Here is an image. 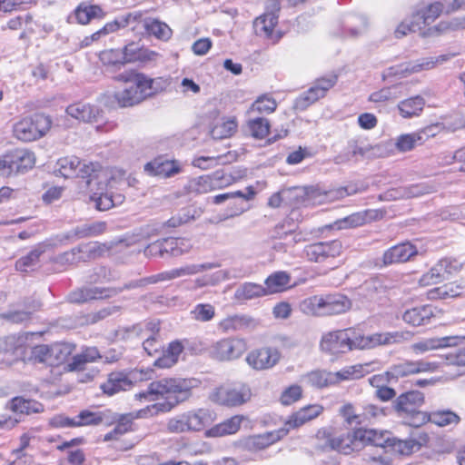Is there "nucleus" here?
<instances>
[{"label": "nucleus", "instance_id": "obj_18", "mask_svg": "<svg viewBox=\"0 0 465 465\" xmlns=\"http://www.w3.org/2000/svg\"><path fill=\"white\" fill-rule=\"evenodd\" d=\"M428 441L429 436L426 432L416 430L406 440H400L396 438L390 439L389 437H385L384 443L391 447L395 452L408 456L419 451L421 447L428 443Z\"/></svg>", "mask_w": 465, "mask_h": 465}, {"label": "nucleus", "instance_id": "obj_42", "mask_svg": "<svg viewBox=\"0 0 465 465\" xmlns=\"http://www.w3.org/2000/svg\"><path fill=\"white\" fill-rule=\"evenodd\" d=\"M377 216V212L373 210H367L364 212L352 213L336 223L339 229H348L361 226L372 220Z\"/></svg>", "mask_w": 465, "mask_h": 465}, {"label": "nucleus", "instance_id": "obj_47", "mask_svg": "<svg viewBox=\"0 0 465 465\" xmlns=\"http://www.w3.org/2000/svg\"><path fill=\"white\" fill-rule=\"evenodd\" d=\"M290 276L285 272H277L265 280L266 295L284 291L290 283Z\"/></svg>", "mask_w": 465, "mask_h": 465}, {"label": "nucleus", "instance_id": "obj_27", "mask_svg": "<svg viewBox=\"0 0 465 465\" xmlns=\"http://www.w3.org/2000/svg\"><path fill=\"white\" fill-rule=\"evenodd\" d=\"M419 253L418 247L405 242L388 249L383 254V263L385 265L405 262Z\"/></svg>", "mask_w": 465, "mask_h": 465}, {"label": "nucleus", "instance_id": "obj_15", "mask_svg": "<svg viewBox=\"0 0 465 465\" xmlns=\"http://www.w3.org/2000/svg\"><path fill=\"white\" fill-rule=\"evenodd\" d=\"M336 81V76L323 77L316 80L309 90L302 93L295 100V108L302 111L305 110L319 99L323 98L327 92L335 85Z\"/></svg>", "mask_w": 465, "mask_h": 465}, {"label": "nucleus", "instance_id": "obj_62", "mask_svg": "<svg viewBox=\"0 0 465 465\" xmlns=\"http://www.w3.org/2000/svg\"><path fill=\"white\" fill-rule=\"evenodd\" d=\"M192 318L195 321L206 322L215 316V309L210 303H198L191 311Z\"/></svg>", "mask_w": 465, "mask_h": 465}, {"label": "nucleus", "instance_id": "obj_34", "mask_svg": "<svg viewBox=\"0 0 465 465\" xmlns=\"http://www.w3.org/2000/svg\"><path fill=\"white\" fill-rule=\"evenodd\" d=\"M351 433L359 450L367 444L382 446L385 442V437L387 434L376 430L364 428H359Z\"/></svg>", "mask_w": 465, "mask_h": 465}, {"label": "nucleus", "instance_id": "obj_9", "mask_svg": "<svg viewBox=\"0 0 465 465\" xmlns=\"http://www.w3.org/2000/svg\"><path fill=\"white\" fill-rule=\"evenodd\" d=\"M35 163L34 153L25 149H15L0 158V175L10 176L24 173Z\"/></svg>", "mask_w": 465, "mask_h": 465}, {"label": "nucleus", "instance_id": "obj_19", "mask_svg": "<svg viewBox=\"0 0 465 465\" xmlns=\"http://www.w3.org/2000/svg\"><path fill=\"white\" fill-rule=\"evenodd\" d=\"M439 364L435 361H428L424 360L418 361H404L392 365L390 370V374L393 380L407 377L409 375L422 373V372H434L438 370Z\"/></svg>", "mask_w": 465, "mask_h": 465}, {"label": "nucleus", "instance_id": "obj_50", "mask_svg": "<svg viewBox=\"0 0 465 465\" xmlns=\"http://www.w3.org/2000/svg\"><path fill=\"white\" fill-rule=\"evenodd\" d=\"M82 262L97 259L109 252V247L98 242H90L78 246Z\"/></svg>", "mask_w": 465, "mask_h": 465}, {"label": "nucleus", "instance_id": "obj_52", "mask_svg": "<svg viewBox=\"0 0 465 465\" xmlns=\"http://www.w3.org/2000/svg\"><path fill=\"white\" fill-rule=\"evenodd\" d=\"M442 12V5L440 3H434L414 15V18L420 23V25L426 26L432 24Z\"/></svg>", "mask_w": 465, "mask_h": 465}, {"label": "nucleus", "instance_id": "obj_12", "mask_svg": "<svg viewBox=\"0 0 465 465\" xmlns=\"http://www.w3.org/2000/svg\"><path fill=\"white\" fill-rule=\"evenodd\" d=\"M247 351V342L242 338H224L215 342L211 349L212 356L221 361L240 358Z\"/></svg>", "mask_w": 465, "mask_h": 465}, {"label": "nucleus", "instance_id": "obj_11", "mask_svg": "<svg viewBox=\"0 0 465 465\" xmlns=\"http://www.w3.org/2000/svg\"><path fill=\"white\" fill-rule=\"evenodd\" d=\"M456 54L450 53L445 54H440L437 57H425L418 60L414 63L408 64H401L393 67H390L386 74H383V78L385 79L388 76H407L411 74L419 73L425 70H430L439 64H442L454 57Z\"/></svg>", "mask_w": 465, "mask_h": 465}, {"label": "nucleus", "instance_id": "obj_45", "mask_svg": "<svg viewBox=\"0 0 465 465\" xmlns=\"http://www.w3.org/2000/svg\"><path fill=\"white\" fill-rule=\"evenodd\" d=\"M183 346L179 341H173L169 344L166 351H163L162 357L154 361V366L158 368H170L173 366L182 353Z\"/></svg>", "mask_w": 465, "mask_h": 465}, {"label": "nucleus", "instance_id": "obj_57", "mask_svg": "<svg viewBox=\"0 0 465 465\" xmlns=\"http://www.w3.org/2000/svg\"><path fill=\"white\" fill-rule=\"evenodd\" d=\"M11 410L16 413L29 414L39 412L42 410V405L36 401L17 397L12 400Z\"/></svg>", "mask_w": 465, "mask_h": 465}, {"label": "nucleus", "instance_id": "obj_44", "mask_svg": "<svg viewBox=\"0 0 465 465\" xmlns=\"http://www.w3.org/2000/svg\"><path fill=\"white\" fill-rule=\"evenodd\" d=\"M277 108V102L269 94H262L252 104L247 110L249 116L255 114H269L273 113Z\"/></svg>", "mask_w": 465, "mask_h": 465}, {"label": "nucleus", "instance_id": "obj_54", "mask_svg": "<svg viewBox=\"0 0 465 465\" xmlns=\"http://www.w3.org/2000/svg\"><path fill=\"white\" fill-rule=\"evenodd\" d=\"M105 414L102 411H82L74 417V427L95 426L104 422Z\"/></svg>", "mask_w": 465, "mask_h": 465}, {"label": "nucleus", "instance_id": "obj_33", "mask_svg": "<svg viewBox=\"0 0 465 465\" xmlns=\"http://www.w3.org/2000/svg\"><path fill=\"white\" fill-rule=\"evenodd\" d=\"M238 128L237 118L232 115H223L213 121L211 134L214 139H226L232 136Z\"/></svg>", "mask_w": 465, "mask_h": 465}, {"label": "nucleus", "instance_id": "obj_17", "mask_svg": "<svg viewBox=\"0 0 465 465\" xmlns=\"http://www.w3.org/2000/svg\"><path fill=\"white\" fill-rule=\"evenodd\" d=\"M342 250L343 246L341 242L332 240L307 245L304 248V254L311 262H322L329 258H335L341 255Z\"/></svg>", "mask_w": 465, "mask_h": 465}, {"label": "nucleus", "instance_id": "obj_41", "mask_svg": "<svg viewBox=\"0 0 465 465\" xmlns=\"http://www.w3.org/2000/svg\"><path fill=\"white\" fill-rule=\"evenodd\" d=\"M66 114L76 120L91 122L96 118L99 110L89 104L75 103L66 108Z\"/></svg>", "mask_w": 465, "mask_h": 465}, {"label": "nucleus", "instance_id": "obj_23", "mask_svg": "<svg viewBox=\"0 0 465 465\" xmlns=\"http://www.w3.org/2000/svg\"><path fill=\"white\" fill-rule=\"evenodd\" d=\"M259 321L246 314H232L221 320L218 329L223 333L246 331L256 329Z\"/></svg>", "mask_w": 465, "mask_h": 465}, {"label": "nucleus", "instance_id": "obj_29", "mask_svg": "<svg viewBox=\"0 0 465 465\" xmlns=\"http://www.w3.org/2000/svg\"><path fill=\"white\" fill-rule=\"evenodd\" d=\"M247 420V417L242 414L232 416L207 430L205 436L208 438H219L236 434L240 430L242 423Z\"/></svg>", "mask_w": 465, "mask_h": 465}, {"label": "nucleus", "instance_id": "obj_1", "mask_svg": "<svg viewBox=\"0 0 465 465\" xmlns=\"http://www.w3.org/2000/svg\"><path fill=\"white\" fill-rule=\"evenodd\" d=\"M201 385L196 378H164L149 384L146 391L135 394V399L144 401H156L165 400L163 402H155L139 410L134 417L146 419L170 411L173 407L187 401L193 389Z\"/></svg>", "mask_w": 465, "mask_h": 465}, {"label": "nucleus", "instance_id": "obj_39", "mask_svg": "<svg viewBox=\"0 0 465 465\" xmlns=\"http://www.w3.org/2000/svg\"><path fill=\"white\" fill-rule=\"evenodd\" d=\"M101 389L108 395L131 389L127 373L124 371L110 373L107 381L101 385Z\"/></svg>", "mask_w": 465, "mask_h": 465}, {"label": "nucleus", "instance_id": "obj_51", "mask_svg": "<svg viewBox=\"0 0 465 465\" xmlns=\"http://www.w3.org/2000/svg\"><path fill=\"white\" fill-rule=\"evenodd\" d=\"M247 126L252 136L254 138L262 139L269 134L270 123L264 117H260L256 114L249 116Z\"/></svg>", "mask_w": 465, "mask_h": 465}, {"label": "nucleus", "instance_id": "obj_20", "mask_svg": "<svg viewBox=\"0 0 465 465\" xmlns=\"http://www.w3.org/2000/svg\"><path fill=\"white\" fill-rule=\"evenodd\" d=\"M294 193L296 197H304L303 201L312 203H322L323 198L329 197L328 193H322L319 189L310 187L303 189L294 190H282L281 192L273 193L268 201V205L272 208H277L282 204L284 197Z\"/></svg>", "mask_w": 465, "mask_h": 465}, {"label": "nucleus", "instance_id": "obj_25", "mask_svg": "<svg viewBox=\"0 0 465 465\" xmlns=\"http://www.w3.org/2000/svg\"><path fill=\"white\" fill-rule=\"evenodd\" d=\"M285 436V431L281 429L245 437L239 441L240 446L249 451H257L263 450Z\"/></svg>", "mask_w": 465, "mask_h": 465}, {"label": "nucleus", "instance_id": "obj_5", "mask_svg": "<svg viewBox=\"0 0 465 465\" xmlns=\"http://www.w3.org/2000/svg\"><path fill=\"white\" fill-rule=\"evenodd\" d=\"M216 420L213 411L208 408H197L177 414L166 422L169 433L199 432Z\"/></svg>", "mask_w": 465, "mask_h": 465}, {"label": "nucleus", "instance_id": "obj_60", "mask_svg": "<svg viewBox=\"0 0 465 465\" xmlns=\"http://www.w3.org/2000/svg\"><path fill=\"white\" fill-rule=\"evenodd\" d=\"M238 276L239 275L235 273L234 270H221L211 276H204L203 279H197L196 284L200 287L206 285H214L221 281L233 279Z\"/></svg>", "mask_w": 465, "mask_h": 465}, {"label": "nucleus", "instance_id": "obj_59", "mask_svg": "<svg viewBox=\"0 0 465 465\" xmlns=\"http://www.w3.org/2000/svg\"><path fill=\"white\" fill-rule=\"evenodd\" d=\"M102 9L98 5H81L75 10V17L78 23L82 25L88 24L93 18L102 15Z\"/></svg>", "mask_w": 465, "mask_h": 465}, {"label": "nucleus", "instance_id": "obj_35", "mask_svg": "<svg viewBox=\"0 0 465 465\" xmlns=\"http://www.w3.org/2000/svg\"><path fill=\"white\" fill-rule=\"evenodd\" d=\"M427 295L430 300L455 298L465 295V279L433 288L428 292Z\"/></svg>", "mask_w": 465, "mask_h": 465}, {"label": "nucleus", "instance_id": "obj_58", "mask_svg": "<svg viewBox=\"0 0 465 465\" xmlns=\"http://www.w3.org/2000/svg\"><path fill=\"white\" fill-rule=\"evenodd\" d=\"M371 147L361 139H351L348 142L347 145V160L351 158L358 159L364 157Z\"/></svg>", "mask_w": 465, "mask_h": 465}, {"label": "nucleus", "instance_id": "obj_55", "mask_svg": "<svg viewBox=\"0 0 465 465\" xmlns=\"http://www.w3.org/2000/svg\"><path fill=\"white\" fill-rule=\"evenodd\" d=\"M98 357L99 352L96 348H86L82 353L73 357L72 361L68 364V370L71 371H81L85 363L94 361Z\"/></svg>", "mask_w": 465, "mask_h": 465}, {"label": "nucleus", "instance_id": "obj_6", "mask_svg": "<svg viewBox=\"0 0 465 465\" xmlns=\"http://www.w3.org/2000/svg\"><path fill=\"white\" fill-rule=\"evenodd\" d=\"M345 332L347 333V338H349L347 347H350V351L367 350L379 345L398 343L406 340L408 335V332L392 331L364 336L353 329H346Z\"/></svg>", "mask_w": 465, "mask_h": 465}, {"label": "nucleus", "instance_id": "obj_7", "mask_svg": "<svg viewBox=\"0 0 465 465\" xmlns=\"http://www.w3.org/2000/svg\"><path fill=\"white\" fill-rule=\"evenodd\" d=\"M51 124L52 121L48 116L35 114L15 123L13 132L18 140L31 142L43 137L51 128Z\"/></svg>", "mask_w": 465, "mask_h": 465}, {"label": "nucleus", "instance_id": "obj_3", "mask_svg": "<svg viewBox=\"0 0 465 465\" xmlns=\"http://www.w3.org/2000/svg\"><path fill=\"white\" fill-rule=\"evenodd\" d=\"M55 173L64 178L78 177L80 189L91 188L94 185L100 186L104 183V169L98 163L81 162L75 156L63 157L56 163Z\"/></svg>", "mask_w": 465, "mask_h": 465}, {"label": "nucleus", "instance_id": "obj_2", "mask_svg": "<svg viewBox=\"0 0 465 465\" xmlns=\"http://www.w3.org/2000/svg\"><path fill=\"white\" fill-rule=\"evenodd\" d=\"M116 80L127 86L114 94L115 102L120 107H130L164 91L170 84L167 78H150L135 71H126L116 76Z\"/></svg>", "mask_w": 465, "mask_h": 465}, {"label": "nucleus", "instance_id": "obj_26", "mask_svg": "<svg viewBox=\"0 0 465 465\" xmlns=\"http://www.w3.org/2000/svg\"><path fill=\"white\" fill-rule=\"evenodd\" d=\"M349 338L345 330H339L330 331L322 335L320 348L322 351L331 354H340L350 351V347H347Z\"/></svg>", "mask_w": 465, "mask_h": 465}, {"label": "nucleus", "instance_id": "obj_46", "mask_svg": "<svg viewBox=\"0 0 465 465\" xmlns=\"http://www.w3.org/2000/svg\"><path fill=\"white\" fill-rule=\"evenodd\" d=\"M262 296H266L264 286L254 282H244L241 284L234 293L235 299L241 302Z\"/></svg>", "mask_w": 465, "mask_h": 465}, {"label": "nucleus", "instance_id": "obj_53", "mask_svg": "<svg viewBox=\"0 0 465 465\" xmlns=\"http://www.w3.org/2000/svg\"><path fill=\"white\" fill-rule=\"evenodd\" d=\"M232 160V156L231 153L218 156H199L193 160L192 164L202 170H208L218 166L220 163H229Z\"/></svg>", "mask_w": 465, "mask_h": 465}, {"label": "nucleus", "instance_id": "obj_10", "mask_svg": "<svg viewBox=\"0 0 465 465\" xmlns=\"http://www.w3.org/2000/svg\"><path fill=\"white\" fill-rule=\"evenodd\" d=\"M233 178L223 171H216L210 175H202L188 181L185 189L189 193L203 194L220 190L232 184Z\"/></svg>", "mask_w": 465, "mask_h": 465}, {"label": "nucleus", "instance_id": "obj_31", "mask_svg": "<svg viewBox=\"0 0 465 465\" xmlns=\"http://www.w3.org/2000/svg\"><path fill=\"white\" fill-rule=\"evenodd\" d=\"M435 316V309L431 305H421L406 310L402 321L413 327L424 326L430 323Z\"/></svg>", "mask_w": 465, "mask_h": 465}, {"label": "nucleus", "instance_id": "obj_8", "mask_svg": "<svg viewBox=\"0 0 465 465\" xmlns=\"http://www.w3.org/2000/svg\"><path fill=\"white\" fill-rule=\"evenodd\" d=\"M252 395V390L249 385L236 383L215 388L211 392L209 399L216 404L232 408L248 402Z\"/></svg>", "mask_w": 465, "mask_h": 465}, {"label": "nucleus", "instance_id": "obj_61", "mask_svg": "<svg viewBox=\"0 0 465 465\" xmlns=\"http://www.w3.org/2000/svg\"><path fill=\"white\" fill-rule=\"evenodd\" d=\"M308 382L316 388L333 386L332 372L326 371H314L307 375Z\"/></svg>", "mask_w": 465, "mask_h": 465}, {"label": "nucleus", "instance_id": "obj_30", "mask_svg": "<svg viewBox=\"0 0 465 465\" xmlns=\"http://www.w3.org/2000/svg\"><path fill=\"white\" fill-rule=\"evenodd\" d=\"M424 402V395L419 391H411L401 394L395 401V410L400 417L413 413Z\"/></svg>", "mask_w": 465, "mask_h": 465}, {"label": "nucleus", "instance_id": "obj_4", "mask_svg": "<svg viewBox=\"0 0 465 465\" xmlns=\"http://www.w3.org/2000/svg\"><path fill=\"white\" fill-rule=\"evenodd\" d=\"M351 308V300L341 293L314 295L300 303V310L309 316H331L341 314Z\"/></svg>", "mask_w": 465, "mask_h": 465}, {"label": "nucleus", "instance_id": "obj_16", "mask_svg": "<svg viewBox=\"0 0 465 465\" xmlns=\"http://www.w3.org/2000/svg\"><path fill=\"white\" fill-rule=\"evenodd\" d=\"M210 268H212L211 264H187L180 268H174L170 271L162 272L160 273L145 277L140 280L139 282L134 286L154 284L160 282L171 281L180 277L194 275Z\"/></svg>", "mask_w": 465, "mask_h": 465}, {"label": "nucleus", "instance_id": "obj_56", "mask_svg": "<svg viewBox=\"0 0 465 465\" xmlns=\"http://www.w3.org/2000/svg\"><path fill=\"white\" fill-rule=\"evenodd\" d=\"M143 23L146 31L157 38L168 39L171 36L170 27L159 20L153 18H146L143 20Z\"/></svg>", "mask_w": 465, "mask_h": 465}, {"label": "nucleus", "instance_id": "obj_32", "mask_svg": "<svg viewBox=\"0 0 465 465\" xmlns=\"http://www.w3.org/2000/svg\"><path fill=\"white\" fill-rule=\"evenodd\" d=\"M371 367V363L367 362L363 364L345 366L340 371L332 372L333 386L338 385L342 381H350L364 377L373 371Z\"/></svg>", "mask_w": 465, "mask_h": 465}, {"label": "nucleus", "instance_id": "obj_22", "mask_svg": "<svg viewBox=\"0 0 465 465\" xmlns=\"http://www.w3.org/2000/svg\"><path fill=\"white\" fill-rule=\"evenodd\" d=\"M316 437L326 439V443L322 446L324 449L334 450L346 455L359 450L351 432L331 437L327 429H321L317 431Z\"/></svg>", "mask_w": 465, "mask_h": 465}, {"label": "nucleus", "instance_id": "obj_21", "mask_svg": "<svg viewBox=\"0 0 465 465\" xmlns=\"http://www.w3.org/2000/svg\"><path fill=\"white\" fill-rule=\"evenodd\" d=\"M323 411L324 408L321 404H310L304 406L290 415L281 430H284L285 435H287L291 430L298 429L305 423L319 417Z\"/></svg>", "mask_w": 465, "mask_h": 465}, {"label": "nucleus", "instance_id": "obj_49", "mask_svg": "<svg viewBox=\"0 0 465 465\" xmlns=\"http://www.w3.org/2000/svg\"><path fill=\"white\" fill-rule=\"evenodd\" d=\"M193 247L191 240L188 238H164L163 249L166 253L172 256H180L188 252Z\"/></svg>", "mask_w": 465, "mask_h": 465}, {"label": "nucleus", "instance_id": "obj_48", "mask_svg": "<svg viewBox=\"0 0 465 465\" xmlns=\"http://www.w3.org/2000/svg\"><path fill=\"white\" fill-rule=\"evenodd\" d=\"M400 85H391L388 87H383L380 90L372 92L369 95V102L373 103L375 104H384L388 102L393 101L402 95L401 91L400 90Z\"/></svg>", "mask_w": 465, "mask_h": 465}, {"label": "nucleus", "instance_id": "obj_14", "mask_svg": "<svg viewBox=\"0 0 465 465\" xmlns=\"http://www.w3.org/2000/svg\"><path fill=\"white\" fill-rule=\"evenodd\" d=\"M281 358L282 353L277 348L265 346L251 351L245 361L252 369L265 371L277 365Z\"/></svg>", "mask_w": 465, "mask_h": 465}, {"label": "nucleus", "instance_id": "obj_43", "mask_svg": "<svg viewBox=\"0 0 465 465\" xmlns=\"http://www.w3.org/2000/svg\"><path fill=\"white\" fill-rule=\"evenodd\" d=\"M51 244L48 242H42L36 245L27 255L20 258L15 262V268L21 272H27L30 268L35 266L40 256L45 252Z\"/></svg>", "mask_w": 465, "mask_h": 465}, {"label": "nucleus", "instance_id": "obj_38", "mask_svg": "<svg viewBox=\"0 0 465 465\" xmlns=\"http://www.w3.org/2000/svg\"><path fill=\"white\" fill-rule=\"evenodd\" d=\"M267 9L268 11L265 14L254 21V29L257 35L271 37L278 22V16L276 15L278 10L272 9L269 0H267Z\"/></svg>", "mask_w": 465, "mask_h": 465}, {"label": "nucleus", "instance_id": "obj_28", "mask_svg": "<svg viewBox=\"0 0 465 465\" xmlns=\"http://www.w3.org/2000/svg\"><path fill=\"white\" fill-rule=\"evenodd\" d=\"M182 171V165L177 161L154 159L144 165V172L152 176L161 178L172 177Z\"/></svg>", "mask_w": 465, "mask_h": 465}, {"label": "nucleus", "instance_id": "obj_24", "mask_svg": "<svg viewBox=\"0 0 465 465\" xmlns=\"http://www.w3.org/2000/svg\"><path fill=\"white\" fill-rule=\"evenodd\" d=\"M460 344V336L431 337L413 343L411 350L416 354H423L431 351L455 347Z\"/></svg>", "mask_w": 465, "mask_h": 465}, {"label": "nucleus", "instance_id": "obj_37", "mask_svg": "<svg viewBox=\"0 0 465 465\" xmlns=\"http://www.w3.org/2000/svg\"><path fill=\"white\" fill-rule=\"evenodd\" d=\"M430 129H424L419 132L401 134L397 137L393 143L396 149L401 153L411 151L417 145L422 144L430 136Z\"/></svg>", "mask_w": 465, "mask_h": 465}, {"label": "nucleus", "instance_id": "obj_36", "mask_svg": "<svg viewBox=\"0 0 465 465\" xmlns=\"http://www.w3.org/2000/svg\"><path fill=\"white\" fill-rule=\"evenodd\" d=\"M114 293V290L93 286L82 288L73 292L72 293H70L69 299L72 302L81 303L94 299L111 297Z\"/></svg>", "mask_w": 465, "mask_h": 465}, {"label": "nucleus", "instance_id": "obj_64", "mask_svg": "<svg viewBox=\"0 0 465 465\" xmlns=\"http://www.w3.org/2000/svg\"><path fill=\"white\" fill-rule=\"evenodd\" d=\"M430 420L440 427H443L451 424H458L460 422V417L450 411H436L430 415Z\"/></svg>", "mask_w": 465, "mask_h": 465}, {"label": "nucleus", "instance_id": "obj_63", "mask_svg": "<svg viewBox=\"0 0 465 465\" xmlns=\"http://www.w3.org/2000/svg\"><path fill=\"white\" fill-rule=\"evenodd\" d=\"M53 262L60 267L66 268L70 265H74L82 262L81 254L78 246L72 250L57 255L54 258Z\"/></svg>", "mask_w": 465, "mask_h": 465}, {"label": "nucleus", "instance_id": "obj_40", "mask_svg": "<svg viewBox=\"0 0 465 465\" xmlns=\"http://www.w3.org/2000/svg\"><path fill=\"white\" fill-rule=\"evenodd\" d=\"M425 100L423 97L417 95L401 101L397 109L402 118L409 119L419 116L423 111Z\"/></svg>", "mask_w": 465, "mask_h": 465}, {"label": "nucleus", "instance_id": "obj_13", "mask_svg": "<svg viewBox=\"0 0 465 465\" xmlns=\"http://www.w3.org/2000/svg\"><path fill=\"white\" fill-rule=\"evenodd\" d=\"M102 181H104V183L100 186L94 185L93 191L91 188L82 189L83 193H86L89 195V199L94 203V207L99 211H107L112 207L122 204L124 201V196L123 194H113L108 193H104L107 181V174L104 170V176H102Z\"/></svg>", "mask_w": 465, "mask_h": 465}]
</instances>
